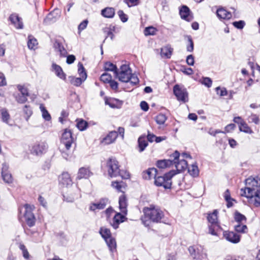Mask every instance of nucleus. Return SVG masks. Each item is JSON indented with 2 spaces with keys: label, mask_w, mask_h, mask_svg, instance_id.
<instances>
[{
  "label": "nucleus",
  "mask_w": 260,
  "mask_h": 260,
  "mask_svg": "<svg viewBox=\"0 0 260 260\" xmlns=\"http://www.w3.org/2000/svg\"><path fill=\"white\" fill-rule=\"evenodd\" d=\"M144 214V218H142L141 220L143 224L149 226L148 221L145 218H148L150 221L154 223H163L168 224L169 220L165 217L164 212L158 206L154 205H150L149 207H145L143 209Z\"/></svg>",
  "instance_id": "obj_1"
},
{
  "label": "nucleus",
  "mask_w": 260,
  "mask_h": 260,
  "mask_svg": "<svg viewBox=\"0 0 260 260\" xmlns=\"http://www.w3.org/2000/svg\"><path fill=\"white\" fill-rule=\"evenodd\" d=\"M119 167V162L115 158H109L107 160L106 166L108 176L111 178L120 176L123 179L129 178L130 176L129 173L125 171L120 170Z\"/></svg>",
  "instance_id": "obj_2"
},
{
  "label": "nucleus",
  "mask_w": 260,
  "mask_h": 260,
  "mask_svg": "<svg viewBox=\"0 0 260 260\" xmlns=\"http://www.w3.org/2000/svg\"><path fill=\"white\" fill-rule=\"evenodd\" d=\"M218 212L214 210L213 212L208 213L207 217L208 222L210 223L209 225V233L213 236H219L222 231L218 222Z\"/></svg>",
  "instance_id": "obj_3"
},
{
  "label": "nucleus",
  "mask_w": 260,
  "mask_h": 260,
  "mask_svg": "<svg viewBox=\"0 0 260 260\" xmlns=\"http://www.w3.org/2000/svg\"><path fill=\"white\" fill-rule=\"evenodd\" d=\"M176 174L175 170H171L162 176H156L154 180V184L158 187L162 186L165 189H170L172 186L171 179Z\"/></svg>",
  "instance_id": "obj_4"
},
{
  "label": "nucleus",
  "mask_w": 260,
  "mask_h": 260,
  "mask_svg": "<svg viewBox=\"0 0 260 260\" xmlns=\"http://www.w3.org/2000/svg\"><path fill=\"white\" fill-rule=\"evenodd\" d=\"M48 149V145L46 142L37 141L29 146V150L31 154L40 157L47 152Z\"/></svg>",
  "instance_id": "obj_5"
},
{
  "label": "nucleus",
  "mask_w": 260,
  "mask_h": 260,
  "mask_svg": "<svg viewBox=\"0 0 260 260\" xmlns=\"http://www.w3.org/2000/svg\"><path fill=\"white\" fill-rule=\"evenodd\" d=\"M247 192L246 191V189L241 188V196L249 199V201L253 203L255 206H259L260 205V189L255 190V189L247 188Z\"/></svg>",
  "instance_id": "obj_6"
},
{
  "label": "nucleus",
  "mask_w": 260,
  "mask_h": 260,
  "mask_svg": "<svg viewBox=\"0 0 260 260\" xmlns=\"http://www.w3.org/2000/svg\"><path fill=\"white\" fill-rule=\"evenodd\" d=\"M60 143L67 151L71 149L73 145L75 147L76 146V139L73 137L72 133L70 129L66 128L63 130L60 138Z\"/></svg>",
  "instance_id": "obj_7"
},
{
  "label": "nucleus",
  "mask_w": 260,
  "mask_h": 260,
  "mask_svg": "<svg viewBox=\"0 0 260 260\" xmlns=\"http://www.w3.org/2000/svg\"><path fill=\"white\" fill-rule=\"evenodd\" d=\"M188 251L193 259L203 260L207 258V253L204 248L201 245L189 246Z\"/></svg>",
  "instance_id": "obj_8"
},
{
  "label": "nucleus",
  "mask_w": 260,
  "mask_h": 260,
  "mask_svg": "<svg viewBox=\"0 0 260 260\" xmlns=\"http://www.w3.org/2000/svg\"><path fill=\"white\" fill-rule=\"evenodd\" d=\"M173 93L176 96L178 101L182 102L184 103L188 102V92L186 88L181 87L178 84H176L173 87Z\"/></svg>",
  "instance_id": "obj_9"
},
{
  "label": "nucleus",
  "mask_w": 260,
  "mask_h": 260,
  "mask_svg": "<svg viewBox=\"0 0 260 260\" xmlns=\"http://www.w3.org/2000/svg\"><path fill=\"white\" fill-rule=\"evenodd\" d=\"M132 70L128 66L123 64L120 67V71L119 72L117 71V74L115 75L119 81L122 82H128L131 78L129 76Z\"/></svg>",
  "instance_id": "obj_10"
},
{
  "label": "nucleus",
  "mask_w": 260,
  "mask_h": 260,
  "mask_svg": "<svg viewBox=\"0 0 260 260\" xmlns=\"http://www.w3.org/2000/svg\"><path fill=\"white\" fill-rule=\"evenodd\" d=\"M25 212L24 213V217L27 224L29 226L31 227L35 224V217L32 212L31 207L27 204L24 206Z\"/></svg>",
  "instance_id": "obj_11"
},
{
  "label": "nucleus",
  "mask_w": 260,
  "mask_h": 260,
  "mask_svg": "<svg viewBox=\"0 0 260 260\" xmlns=\"http://www.w3.org/2000/svg\"><path fill=\"white\" fill-rule=\"evenodd\" d=\"M8 20L11 22L12 24L16 29H22L24 25L21 17H19V15L16 13L11 14L8 18Z\"/></svg>",
  "instance_id": "obj_12"
},
{
  "label": "nucleus",
  "mask_w": 260,
  "mask_h": 260,
  "mask_svg": "<svg viewBox=\"0 0 260 260\" xmlns=\"http://www.w3.org/2000/svg\"><path fill=\"white\" fill-rule=\"evenodd\" d=\"M63 42H64V39L58 37L54 40L53 47L56 51L59 52L61 56H66L67 51L63 46Z\"/></svg>",
  "instance_id": "obj_13"
},
{
  "label": "nucleus",
  "mask_w": 260,
  "mask_h": 260,
  "mask_svg": "<svg viewBox=\"0 0 260 260\" xmlns=\"http://www.w3.org/2000/svg\"><path fill=\"white\" fill-rule=\"evenodd\" d=\"M63 200L68 202H73L81 197L79 189L75 187L73 190H70L66 195H63Z\"/></svg>",
  "instance_id": "obj_14"
},
{
  "label": "nucleus",
  "mask_w": 260,
  "mask_h": 260,
  "mask_svg": "<svg viewBox=\"0 0 260 260\" xmlns=\"http://www.w3.org/2000/svg\"><path fill=\"white\" fill-rule=\"evenodd\" d=\"M179 14L181 18L187 21H191L193 19L191 12L189 8L185 6H182L179 10Z\"/></svg>",
  "instance_id": "obj_15"
},
{
  "label": "nucleus",
  "mask_w": 260,
  "mask_h": 260,
  "mask_svg": "<svg viewBox=\"0 0 260 260\" xmlns=\"http://www.w3.org/2000/svg\"><path fill=\"white\" fill-rule=\"evenodd\" d=\"M223 235L226 240L233 243H238L240 241L241 236L234 232L224 231Z\"/></svg>",
  "instance_id": "obj_16"
},
{
  "label": "nucleus",
  "mask_w": 260,
  "mask_h": 260,
  "mask_svg": "<svg viewBox=\"0 0 260 260\" xmlns=\"http://www.w3.org/2000/svg\"><path fill=\"white\" fill-rule=\"evenodd\" d=\"M126 215L121 214V213H116L114 216L111 225L113 226L114 229H117L119 227L120 223L124 222L126 219L125 217Z\"/></svg>",
  "instance_id": "obj_17"
},
{
  "label": "nucleus",
  "mask_w": 260,
  "mask_h": 260,
  "mask_svg": "<svg viewBox=\"0 0 260 260\" xmlns=\"http://www.w3.org/2000/svg\"><path fill=\"white\" fill-rule=\"evenodd\" d=\"M245 183L247 187L244 189H246V191L247 192V188H249L251 189H255V187H257L260 186V180L258 177H249L245 180Z\"/></svg>",
  "instance_id": "obj_18"
},
{
  "label": "nucleus",
  "mask_w": 260,
  "mask_h": 260,
  "mask_svg": "<svg viewBox=\"0 0 260 260\" xmlns=\"http://www.w3.org/2000/svg\"><path fill=\"white\" fill-rule=\"evenodd\" d=\"M108 203L107 198L101 199L99 202L96 203H91L89 207V210L94 211L95 210H102L105 208Z\"/></svg>",
  "instance_id": "obj_19"
},
{
  "label": "nucleus",
  "mask_w": 260,
  "mask_h": 260,
  "mask_svg": "<svg viewBox=\"0 0 260 260\" xmlns=\"http://www.w3.org/2000/svg\"><path fill=\"white\" fill-rule=\"evenodd\" d=\"M60 13L59 9H54L47 15L44 19V22L49 23L54 22L60 17Z\"/></svg>",
  "instance_id": "obj_20"
},
{
  "label": "nucleus",
  "mask_w": 260,
  "mask_h": 260,
  "mask_svg": "<svg viewBox=\"0 0 260 260\" xmlns=\"http://www.w3.org/2000/svg\"><path fill=\"white\" fill-rule=\"evenodd\" d=\"M51 71L55 73V74L57 77L64 81H66V74L63 72L60 66L56 64L55 63H53L51 66Z\"/></svg>",
  "instance_id": "obj_21"
},
{
  "label": "nucleus",
  "mask_w": 260,
  "mask_h": 260,
  "mask_svg": "<svg viewBox=\"0 0 260 260\" xmlns=\"http://www.w3.org/2000/svg\"><path fill=\"white\" fill-rule=\"evenodd\" d=\"M93 175L89 168L82 167L79 169L77 179H87Z\"/></svg>",
  "instance_id": "obj_22"
},
{
  "label": "nucleus",
  "mask_w": 260,
  "mask_h": 260,
  "mask_svg": "<svg viewBox=\"0 0 260 260\" xmlns=\"http://www.w3.org/2000/svg\"><path fill=\"white\" fill-rule=\"evenodd\" d=\"M127 201L125 194H122L119 198V208L121 213L124 215L127 214Z\"/></svg>",
  "instance_id": "obj_23"
},
{
  "label": "nucleus",
  "mask_w": 260,
  "mask_h": 260,
  "mask_svg": "<svg viewBox=\"0 0 260 260\" xmlns=\"http://www.w3.org/2000/svg\"><path fill=\"white\" fill-rule=\"evenodd\" d=\"M118 137L117 132L115 131L110 132L102 140V142L105 144H110L115 142Z\"/></svg>",
  "instance_id": "obj_24"
},
{
  "label": "nucleus",
  "mask_w": 260,
  "mask_h": 260,
  "mask_svg": "<svg viewBox=\"0 0 260 260\" xmlns=\"http://www.w3.org/2000/svg\"><path fill=\"white\" fill-rule=\"evenodd\" d=\"M157 170L155 168H149L142 173L143 178L146 180H150L152 178L155 179L157 176Z\"/></svg>",
  "instance_id": "obj_25"
},
{
  "label": "nucleus",
  "mask_w": 260,
  "mask_h": 260,
  "mask_svg": "<svg viewBox=\"0 0 260 260\" xmlns=\"http://www.w3.org/2000/svg\"><path fill=\"white\" fill-rule=\"evenodd\" d=\"M58 179L59 183L62 185L67 186L72 184V180L68 172H63Z\"/></svg>",
  "instance_id": "obj_26"
},
{
  "label": "nucleus",
  "mask_w": 260,
  "mask_h": 260,
  "mask_svg": "<svg viewBox=\"0 0 260 260\" xmlns=\"http://www.w3.org/2000/svg\"><path fill=\"white\" fill-rule=\"evenodd\" d=\"M216 14L219 19H229L232 17V15L231 12H228L222 7L218 8L216 10Z\"/></svg>",
  "instance_id": "obj_27"
},
{
  "label": "nucleus",
  "mask_w": 260,
  "mask_h": 260,
  "mask_svg": "<svg viewBox=\"0 0 260 260\" xmlns=\"http://www.w3.org/2000/svg\"><path fill=\"white\" fill-rule=\"evenodd\" d=\"M174 165L177 170L176 171H175L176 174L181 173L188 168L187 162L184 159L175 161Z\"/></svg>",
  "instance_id": "obj_28"
},
{
  "label": "nucleus",
  "mask_w": 260,
  "mask_h": 260,
  "mask_svg": "<svg viewBox=\"0 0 260 260\" xmlns=\"http://www.w3.org/2000/svg\"><path fill=\"white\" fill-rule=\"evenodd\" d=\"M173 49L170 45H167L161 48L160 55L165 58H170L172 54Z\"/></svg>",
  "instance_id": "obj_29"
},
{
  "label": "nucleus",
  "mask_w": 260,
  "mask_h": 260,
  "mask_svg": "<svg viewBox=\"0 0 260 260\" xmlns=\"http://www.w3.org/2000/svg\"><path fill=\"white\" fill-rule=\"evenodd\" d=\"M101 14L104 17L112 18L115 15V9L112 7H107L101 11Z\"/></svg>",
  "instance_id": "obj_30"
},
{
  "label": "nucleus",
  "mask_w": 260,
  "mask_h": 260,
  "mask_svg": "<svg viewBox=\"0 0 260 260\" xmlns=\"http://www.w3.org/2000/svg\"><path fill=\"white\" fill-rule=\"evenodd\" d=\"M156 166L159 169H165L173 165V161L170 159H162L157 161Z\"/></svg>",
  "instance_id": "obj_31"
},
{
  "label": "nucleus",
  "mask_w": 260,
  "mask_h": 260,
  "mask_svg": "<svg viewBox=\"0 0 260 260\" xmlns=\"http://www.w3.org/2000/svg\"><path fill=\"white\" fill-rule=\"evenodd\" d=\"M107 245L108 246L109 250L111 252L113 253L116 250V240L113 237L109 238L105 240Z\"/></svg>",
  "instance_id": "obj_32"
},
{
  "label": "nucleus",
  "mask_w": 260,
  "mask_h": 260,
  "mask_svg": "<svg viewBox=\"0 0 260 260\" xmlns=\"http://www.w3.org/2000/svg\"><path fill=\"white\" fill-rule=\"evenodd\" d=\"M188 172L189 174L193 177L198 176L199 170L196 164H192L191 166L187 168Z\"/></svg>",
  "instance_id": "obj_33"
},
{
  "label": "nucleus",
  "mask_w": 260,
  "mask_h": 260,
  "mask_svg": "<svg viewBox=\"0 0 260 260\" xmlns=\"http://www.w3.org/2000/svg\"><path fill=\"white\" fill-rule=\"evenodd\" d=\"M100 234H101L102 238L106 240L109 238L112 237L111 231L109 229L101 228L100 230Z\"/></svg>",
  "instance_id": "obj_34"
},
{
  "label": "nucleus",
  "mask_w": 260,
  "mask_h": 260,
  "mask_svg": "<svg viewBox=\"0 0 260 260\" xmlns=\"http://www.w3.org/2000/svg\"><path fill=\"white\" fill-rule=\"evenodd\" d=\"M69 78L70 79V83L76 86H79L82 82L85 80L81 77L76 78L74 76H69Z\"/></svg>",
  "instance_id": "obj_35"
},
{
  "label": "nucleus",
  "mask_w": 260,
  "mask_h": 260,
  "mask_svg": "<svg viewBox=\"0 0 260 260\" xmlns=\"http://www.w3.org/2000/svg\"><path fill=\"white\" fill-rule=\"evenodd\" d=\"M138 146H139V151L140 152L143 151L145 150V148L148 145V143H147V141L146 140L145 138L144 137H140L138 139Z\"/></svg>",
  "instance_id": "obj_36"
},
{
  "label": "nucleus",
  "mask_w": 260,
  "mask_h": 260,
  "mask_svg": "<svg viewBox=\"0 0 260 260\" xmlns=\"http://www.w3.org/2000/svg\"><path fill=\"white\" fill-rule=\"evenodd\" d=\"M104 69L106 71H113L115 74H117L118 70L116 66L110 62H106L105 63Z\"/></svg>",
  "instance_id": "obj_37"
},
{
  "label": "nucleus",
  "mask_w": 260,
  "mask_h": 260,
  "mask_svg": "<svg viewBox=\"0 0 260 260\" xmlns=\"http://www.w3.org/2000/svg\"><path fill=\"white\" fill-rule=\"evenodd\" d=\"M236 232L240 233H246L247 232V226L243 223H237L234 227Z\"/></svg>",
  "instance_id": "obj_38"
},
{
  "label": "nucleus",
  "mask_w": 260,
  "mask_h": 260,
  "mask_svg": "<svg viewBox=\"0 0 260 260\" xmlns=\"http://www.w3.org/2000/svg\"><path fill=\"white\" fill-rule=\"evenodd\" d=\"M185 38L187 39L188 45L186 46V50L189 52H192L194 49V43L192 37L190 35H186Z\"/></svg>",
  "instance_id": "obj_39"
},
{
  "label": "nucleus",
  "mask_w": 260,
  "mask_h": 260,
  "mask_svg": "<svg viewBox=\"0 0 260 260\" xmlns=\"http://www.w3.org/2000/svg\"><path fill=\"white\" fill-rule=\"evenodd\" d=\"M78 73L81 77L83 78L84 80H86L87 74L83 64L80 62L78 64Z\"/></svg>",
  "instance_id": "obj_40"
},
{
  "label": "nucleus",
  "mask_w": 260,
  "mask_h": 260,
  "mask_svg": "<svg viewBox=\"0 0 260 260\" xmlns=\"http://www.w3.org/2000/svg\"><path fill=\"white\" fill-rule=\"evenodd\" d=\"M40 109L42 112V117L46 121H50L51 119V117L48 111L46 110V108L41 105Z\"/></svg>",
  "instance_id": "obj_41"
},
{
  "label": "nucleus",
  "mask_w": 260,
  "mask_h": 260,
  "mask_svg": "<svg viewBox=\"0 0 260 260\" xmlns=\"http://www.w3.org/2000/svg\"><path fill=\"white\" fill-rule=\"evenodd\" d=\"M167 119V117L165 114L160 113L155 117V121L159 125H162L165 123Z\"/></svg>",
  "instance_id": "obj_42"
},
{
  "label": "nucleus",
  "mask_w": 260,
  "mask_h": 260,
  "mask_svg": "<svg viewBox=\"0 0 260 260\" xmlns=\"http://www.w3.org/2000/svg\"><path fill=\"white\" fill-rule=\"evenodd\" d=\"M234 219L237 223H242L243 221L245 222L246 221V217L245 216L238 211H236L235 213Z\"/></svg>",
  "instance_id": "obj_43"
},
{
  "label": "nucleus",
  "mask_w": 260,
  "mask_h": 260,
  "mask_svg": "<svg viewBox=\"0 0 260 260\" xmlns=\"http://www.w3.org/2000/svg\"><path fill=\"white\" fill-rule=\"evenodd\" d=\"M77 128L81 131H84L88 126L87 122L83 119H80L76 123Z\"/></svg>",
  "instance_id": "obj_44"
},
{
  "label": "nucleus",
  "mask_w": 260,
  "mask_h": 260,
  "mask_svg": "<svg viewBox=\"0 0 260 260\" xmlns=\"http://www.w3.org/2000/svg\"><path fill=\"white\" fill-rule=\"evenodd\" d=\"M38 44L37 40L31 36H28V40L27 42L28 47L30 49H33Z\"/></svg>",
  "instance_id": "obj_45"
},
{
  "label": "nucleus",
  "mask_w": 260,
  "mask_h": 260,
  "mask_svg": "<svg viewBox=\"0 0 260 260\" xmlns=\"http://www.w3.org/2000/svg\"><path fill=\"white\" fill-rule=\"evenodd\" d=\"M239 130L241 132H243L244 133L247 134H251L252 133V131L251 129L248 126L247 124L244 121L241 125H239Z\"/></svg>",
  "instance_id": "obj_46"
},
{
  "label": "nucleus",
  "mask_w": 260,
  "mask_h": 260,
  "mask_svg": "<svg viewBox=\"0 0 260 260\" xmlns=\"http://www.w3.org/2000/svg\"><path fill=\"white\" fill-rule=\"evenodd\" d=\"M2 177L3 180L7 183H11L13 181V178L12 175L9 172H6L4 174H2Z\"/></svg>",
  "instance_id": "obj_47"
},
{
  "label": "nucleus",
  "mask_w": 260,
  "mask_h": 260,
  "mask_svg": "<svg viewBox=\"0 0 260 260\" xmlns=\"http://www.w3.org/2000/svg\"><path fill=\"white\" fill-rule=\"evenodd\" d=\"M103 30L104 32L106 34V37L105 40H106L108 37H110L112 40H113L114 38V35L112 32L113 29H111L110 27H105ZM105 41V40L104 41V42Z\"/></svg>",
  "instance_id": "obj_48"
},
{
  "label": "nucleus",
  "mask_w": 260,
  "mask_h": 260,
  "mask_svg": "<svg viewBox=\"0 0 260 260\" xmlns=\"http://www.w3.org/2000/svg\"><path fill=\"white\" fill-rule=\"evenodd\" d=\"M100 79L104 83H109L112 80V76L107 73H104L101 76Z\"/></svg>",
  "instance_id": "obj_49"
},
{
  "label": "nucleus",
  "mask_w": 260,
  "mask_h": 260,
  "mask_svg": "<svg viewBox=\"0 0 260 260\" xmlns=\"http://www.w3.org/2000/svg\"><path fill=\"white\" fill-rule=\"evenodd\" d=\"M156 29L153 26H148L145 28L144 34L145 36L154 35L155 34Z\"/></svg>",
  "instance_id": "obj_50"
},
{
  "label": "nucleus",
  "mask_w": 260,
  "mask_h": 260,
  "mask_svg": "<svg viewBox=\"0 0 260 260\" xmlns=\"http://www.w3.org/2000/svg\"><path fill=\"white\" fill-rule=\"evenodd\" d=\"M215 91L216 93L220 96H225L228 94V91L225 87H217L215 88Z\"/></svg>",
  "instance_id": "obj_51"
},
{
  "label": "nucleus",
  "mask_w": 260,
  "mask_h": 260,
  "mask_svg": "<svg viewBox=\"0 0 260 260\" xmlns=\"http://www.w3.org/2000/svg\"><path fill=\"white\" fill-rule=\"evenodd\" d=\"M27 97L28 96L19 93L15 96V99L18 103L23 104L27 101Z\"/></svg>",
  "instance_id": "obj_52"
},
{
  "label": "nucleus",
  "mask_w": 260,
  "mask_h": 260,
  "mask_svg": "<svg viewBox=\"0 0 260 260\" xmlns=\"http://www.w3.org/2000/svg\"><path fill=\"white\" fill-rule=\"evenodd\" d=\"M17 87L18 90L20 92V94L25 95L26 96H29V94L28 91V89L24 86L19 84L17 86Z\"/></svg>",
  "instance_id": "obj_53"
},
{
  "label": "nucleus",
  "mask_w": 260,
  "mask_h": 260,
  "mask_svg": "<svg viewBox=\"0 0 260 260\" xmlns=\"http://www.w3.org/2000/svg\"><path fill=\"white\" fill-rule=\"evenodd\" d=\"M233 25L236 28L241 29L243 28L244 26L245 25V23L244 21L243 20H239L238 21H235L233 22Z\"/></svg>",
  "instance_id": "obj_54"
},
{
  "label": "nucleus",
  "mask_w": 260,
  "mask_h": 260,
  "mask_svg": "<svg viewBox=\"0 0 260 260\" xmlns=\"http://www.w3.org/2000/svg\"><path fill=\"white\" fill-rule=\"evenodd\" d=\"M118 15L122 22H125L128 20L127 16L123 12L122 10H119L117 12Z\"/></svg>",
  "instance_id": "obj_55"
},
{
  "label": "nucleus",
  "mask_w": 260,
  "mask_h": 260,
  "mask_svg": "<svg viewBox=\"0 0 260 260\" xmlns=\"http://www.w3.org/2000/svg\"><path fill=\"white\" fill-rule=\"evenodd\" d=\"M130 79L129 80L128 82H130V83L133 84V85H136L138 84L139 82V80L137 76L135 75L134 74H133L132 73L130 74Z\"/></svg>",
  "instance_id": "obj_56"
},
{
  "label": "nucleus",
  "mask_w": 260,
  "mask_h": 260,
  "mask_svg": "<svg viewBox=\"0 0 260 260\" xmlns=\"http://www.w3.org/2000/svg\"><path fill=\"white\" fill-rule=\"evenodd\" d=\"M23 112L27 116L26 120H27L32 113L30 107L27 105H25L23 108Z\"/></svg>",
  "instance_id": "obj_57"
},
{
  "label": "nucleus",
  "mask_w": 260,
  "mask_h": 260,
  "mask_svg": "<svg viewBox=\"0 0 260 260\" xmlns=\"http://www.w3.org/2000/svg\"><path fill=\"white\" fill-rule=\"evenodd\" d=\"M2 118L4 122L8 123V120L10 118L9 113L7 111L3 110L2 111Z\"/></svg>",
  "instance_id": "obj_58"
},
{
  "label": "nucleus",
  "mask_w": 260,
  "mask_h": 260,
  "mask_svg": "<svg viewBox=\"0 0 260 260\" xmlns=\"http://www.w3.org/2000/svg\"><path fill=\"white\" fill-rule=\"evenodd\" d=\"M212 81L210 78L204 77L203 79L202 84L207 87H210L212 85Z\"/></svg>",
  "instance_id": "obj_59"
},
{
  "label": "nucleus",
  "mask_w": 260,
  "mask_h": 260,
  "mask_svg": "<svg viewBox=\"0 0 260 260\" xmlns=\"http://www.w3.org/2000/svg\"><path fill=\"white\" fill-rule=\"evenodd\" d=\"M249 119L251 122L254 123L256 124H258L260 122L259 118L256 114H252L249 117Z\"/></svg>",
  "instance_id": "obj_60"
},
{
  "label": "nucleus",
  "mask_w": 260,
  "mask_h": 260,
  "mask_svg": "<svg viewBox=\"0 0 260 260\" xmlns=\"http://www.w3.org/2000/svg\"><path fill=\"white\" fill-rule=\"evenodd\" d=\"M138 1L139 0H124V2L128 7L137 5Z\"/></svg>",
  "instance_id": "obj_61"
},
{
  "label": "nucleus",
  "mask_w": 260,
  "mask_h": 260,
  "mask_svg": "<svg viewBox=\"0 0 260 260\" xmlns=\"http://www.w3.org/2000/svg\"><path fill=\"white\" fill-rule=\"evenodd\" d=\"M88 22V21L87 19L84 20L81 22L78 26V30L81 31L84 30L87 27Z\"/></svg>",
  "instance_id": "obj_62"
},
{
  "label": "nucleus",
  "mask_w": 260,
  "mask_h": 260,
  "mask_svg": "<svg viewBox=\"0 0 260 260\" xmlns=\"http://www.w3.org/2000/svg\"><path fill=\"white\" fill-rule=\"evenodd\" d=\"M186 61L188 65L193 66L194 63L193 56L191 54L188 55L186 57Z\"/></svg>",
  "instance_id": "obj_63"
},
{
  "label": "nucleus",
  "mask_w": 260,
  "mask_h": 260,
  "mask_svg": "<svg viewBox=\"0 0 260 260\" xmlns=\"http://www.w3.org/2000/svg\"><path fill=\"white\" fill-rule=\"evenodd\" d=\"M180 156V153L178 151H175L171 155V157L174 158V160L173 161V165L175 164V161H179V158Z\"/></svg>",
  "instance_id": "obj_64"
}]
</instances>
